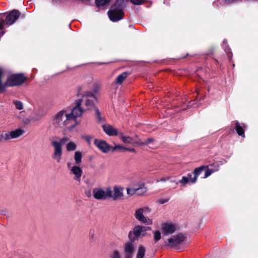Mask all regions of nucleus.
I'll list each match as a JSON object with an SVG mask.
<instances>
[{
  "label": "nucleus",
  "instance_id": "1",
  "mask_svg": "<svg viewBox=\"0 0 258 258\" xmlns=\"http://www.w3.org/2000/svg\"><path fill=\"white\" fill-rule=\"evenodd\" d=\"M73 123V117L70 115L69 112L67 110H60L56 113L52 117V124L56 127L62 129H68L72 131L71 124Z\"/></svg>",
  "mask_w": 258,
  "mask_h": 258
},
{
  "label": "nucleus",
  "instance_id": "2",
  "mask_svg": "<svg viewBox=\"0 0 258 258\" xmlns=\"http://www.w3.org/2000/svg\"><path fill=\"white\" fill-rule=\"evenodd\" d=\"M4 73L0 70V91L4 90L6 87L20 85L25 80V77L22 74H14L10 75L5 83L2 82Z\"/></svg>",
  "mask_w": 258,
  "mask_h": 258
},
{
  "label": "nucleus",
  "instance_id": "3",
  "mask_svg": "<svg viewBox=\"0 0 258 258\" xmlns=\"http://www.w3.org/2000/svg\"><path fill=\"white\" fill-rule=\"evenodd\" d=\"M67 141V138H61L59 142L56 140L51 142V145L53 147V153L52 158L55 160L57 163H59L62 158V144Z\"/></svg>",
  "mask_w": 258,
  "mask_h": 258
},
{
  "label": "nucleus",
  "instance_id": "4",
  "mask_svg": "<svg viewBox=\"0 0 258 258\" xmlns=\"http://www.w3.org/2000/svg\"><path fill=\"white\" fill-rule=\"evenodd\" d=\"M92 194L96 200H105L111 196V188L110 187H95L93 189Z\"/></svg>",
  "mask_w": 258,
  "mask_h": 258
},
{
  "label": "nucleus",
  "instance_id": "5",
  "mask_svg": "<svg viewBox=\"0 0 258 258\" xmlns=\"http://www.w3.org/2000/svg\"><path fill=\"white\" fill-rule=\"evenodd\" d=\"M23 133L24 131L19 128L12 131H0V142L18 138Z\"/></svg>",
  "mask_w": 258,
  "mask_h": 258
},
{
  "label": "nucleus",
  "instance_id": "6",
  "mask_svg": "<svg viewBox=\"0 0 258 258\" xmlns=\"http://www.w3.org/2000/svg\"><path fill=\"white\" fill-rule=\"evenodd\" d=\"M150 212V211L148 208H141L136 211L134 216L139 221L148 225H151L153 223L152 220L144 215V214H147Z\"/></svg>",
  "mask_w": 258,
  "mask_h": 258
},
{
  "label": "nucleus",
  "instance_id": "7",
  "mask_svg": "<svg viewBox=\"0 0 258 258\" xmlns=\"http://www.w3.org/2000/svg\"><path fill=\"white\" fill-rule=\"evenodd\" d=\"M93 94L90 91H86L84 92L82 98L78 101L79 103L82 106L84 110L89 109L91 108L94 103L92 100L89 97H93Z\"/></svg>",
  "mask_w": 258,
  "mask_h": 258
},
{
  "label": "nucleus",
  "instance_id": "8",
  "mask_svg": "<svg viewBox=\"0 0 258 258\" xmlns=\"http://www.w3.org/2000/svg\"><path fill=\"white\" fill-rule=\"evenodd\" d=\"M83 110L84 109L82 108L80 103H79L77 101L76 106L73 108L71 112H69L70 115L73 117V123L70 127L71 128H74L77 125L76 118L82 114Z\"/></svg>",
  "mask_w": 258,
  "mask_h": 258
},
{
  "label": "nucleus",
  "instance_id": "9",
  "mask_svg": "<svg viewBox=\"0 0 258 258\" xmlns=\"http://www.w3.org/2000/svg\"><path fill=\"white\" fill-rule=\"evenodd\" d=\"M150 229L149 227H145L138 225L135 227L133 232L131 231L128 233V237L130 240H135V238L133 237L134 235L136 237L144 236L146 235V232L147 230Z\"/></svg>",
  "mask_w": 258,
  "mask_h": 258
},
{
  "label": "nucleus",
  "instance_id": "10",
  "mask_svg": "<svg viewBox=\"0 0 258 258\" xmlns=\"http://www.w3.org/2000/svg\"><path fill=\"white\" fill-rule=\"evenodd\" d=\"M135 240H130L126 242L123 246V252L124 253L125 258H132L135 252L136 245L134 243Z\"/></svg>",
  "mask_w": 258,
  "mask_h": 258
},
{
  "label": "nucleus",
  "instance_id": "11",
  "mask_svg": "<svg viewBox=\"0 0 258 258\" xmlns=\"http://www.w3.org/2000/svg\"><path fill=\"white\" fill-rule=\"evenodd\" d=\"M161 230L164 235L167 236L174 233L177 230V226L172 222H166L162 225Z\"/></svg>",
  "mask_w": 258,
  "mask_h": 258
},
{
  "label": "nucleus",
  "instance_id": "12",
  "mask_svg": "<svg viewBox=\"0 0 258 258\" xmlns=\"http://www.w3.org/2000/svg\"><path fill=\"white\" fill-rule=\"evenodd\" d=\"M111 21L116 22L122 19L123 13L120 8H114L108 13Z\"/></svg>",
  "mask_w": 258,
  "mask_h": 258
},
{
  "label": "nucleus",
  "instance_id": "13",
  "mask_svg": "<svg viewBox=\"0 0 258 258\" xmlns=\"http://www.w3.org/2000/svg\"><path fill=\"white\" fill-rule=\"evenodd\" d=\"M118 135L120 139L124 143L130 144L133 145H137L138 146L143 145L145 144V143L142 142L140 140L133 138L128 136H125L122 133H119Z\"/></svg>",
  "mask_w": 258,
  "mask_h": 258
},
{
  "label": "nucleus",
  "instance_id": "14",
  "mask_svg": "<svg viewBox=\"0 0 258 258\" xmlns=\"http://www.w3.org/2000/svg\"><path fill=\"white\" fill-rule=\"evenodd\" d=\"M123 197V188L118 186H114L113 190H111V196L109 197L114 201L122 199Z\"/></svg>",
  "mask_w": 258,
  "mask_h": 258
},
{
  "label": "nucleus",
  "instance_id": "15",
  "mask_svg": "<svg viewBox=\"0 0 258 258\" xmlns=\"http://www.w3.org/2000/svg\"><path fill=\"white\" fill-rule=\"evenodd\" d=\"M146 188L144 184L140 185L138 187H128L126 189L127 194L129 196H133L135 194L141 195L146 192Z\"/></svg>",
  "mask_w": 258,
  "mask_h": 258
},
{
  "label": "nucleus",
  "instance_id": "16",
  "mask_svg": "<svg viewBox=\"0 0 258 258\" xmlns=\"http://www.w3.org/2000/svg\"><path fill=\"white\" fill-rule=\"evenodd\" d=\"M95 145L103 153H106L110 150V146L105 141L102 140H94Z\"/></svg>",
  "mask_w": 258,
  "mask_h": 258
},
{
  "label": "nucleus",
  "instance_id": "17",
  "mask_svg": "<svg viewBox=\"0 0 258 258\" xmlns=\"http://www.w3.org/2000/svg\"><path fill=\"white\" fill-rule=\"evenodd\" d=\"M20 13L17 10H13L6 16V23L8 25H12L18 19Z\"/></svg>",
  "mask_w": 258,
  "mask_h": 258
},
{
  "label": "nucleus",
  "instance_id": "18",
  "mask_svg": "<svg viewBox=\"0 0 258 258\" xmlns=\"http://www.w3.org/2000/svg\"><path fill=\"white\" fill-rule=\"evenodd\" d=\"M68 167L71 173L75 175V179L79 181L83 173L82 169L77 165L71 166L70 163L68 164Z\"/></svg>",
  "mask_w": 258,
  "mask_h": 258
},
{
  "label": "nucleus",
  "instance_id": "19",
  "mask_svg": "<svg viewBox=\"0 0 258 258\" xmlns=\"http://www.w3.org/2000/svg\"><path fill=\"white\" fill-rule=\"evenodd\" d=\"M184 236L182 234H178L168 239V244L171 246H175L184 239Z\"/></svg>",
  "mask_w": 258,
  "mask_h": 258
},
{
  "label": "nucleus",
  "instance_id": "20",
  "mask_svg": "<svg viewBox=\"0 0 258 258\" xmlns=\"http://www.w3.org/2000/svg\"><path fill=\"white\" fill-rule=\"evenodd\" d=\"M102 128L104 132L109 136H116L118 134L117 129L110 124L102 125Z\"/></svg>",
  "mask_w": 258,
  "mask_h": 258
},
{
  "label": "nucleus",
  "instance_id": "21",
  "mask_svg": "<svg viewBox=\"0 0 258 258\" xmlns=\"http://www.w3.org/2000/svg\"><path fill=\"white\" fill-rule=\"evenodd\" d=\"M205 166H202L198 168H196L194 171V177L190 180V183H194L196 182L197 180L198 176L201 174L202 171L206 168Z\"/></svg>",
  "mask_w": 258,
  "mask_h": 258
},
{
  "label": "nucleus",
  "instance_id": "22",
  "mask_svg": "<svg viewBox=\"0 0 258 258\" xmlns=\"http://www.w3.org/2000/svg\"><path fill=\"white\" fill-rule=\"evenodd\" d=\"M233 123L235 125L236 132L238 135L244 137V132L243 127L240 125L237 121H234Z\"/></svg>",
  "mask_w": 258,
  "mask_h": 258
},
{
  "label": "nucleus",
  "instance_id": "23",
  "mask_svg": "<svg viewBox=\"0 0 258 258\" xmlns=\"http://www.w3.org/2000/svg\"><path fill=\"white\" fill-rule=\"evenodd\" d=\"M44 114L39 111H36L34 112L30 116V119L33 121H37L40 120Z\"/></svg>",
  "mask_w": 258,
  "mask_h": 258
},
{
  "label": "nucleus",
  "instance_id": "24",
  "mask_svg": "<svg viewBox=\"0 0 258 258\" xmlns=\"http://www.w3.org/2000/svg\"><path fill=\"white\" fill-rule=\"evenodd\" d=\"M192 179V175L190 174H188L187 176H184L182 177L181 180L179 181V183L182 184V185H185L188 182H190V180Z\"/></svg>",
  "mask_w": 258,
  "mask_h": 258
},
{
  "label": "nucleus",
  "instance_id": "25",
  "mask_svg": "<svg viewBox=\"0 0 258 258\" xmlns=\"http://www.w3.org/2000/svg\"><path fill=\"white\" fill-rule=\"evenodd\" d=\"M146 252V248L143 245H140L137 250L136 258H143Z\"/></svg>",
  "mask_w": 258,
  "mask_h": 258
},
{
  "label": "nucleus",
  "instance_id": "26",
  "mask_svg": "<svg viewBox=\"0 0 258 258\" xmlns=\"http://www.w3.org/2000/svg\"><path fill=\"white\" fill-rule=\"evenodd\" d=\"M127 76V73L126 72H123L120 74L116 78V83L118 84H121L123 81L126 78Z\"/></svg>",
  "mask_w": 258,
  "mask_h": 258
},
{
  "label": "nucleus",
  "instance_id": "27",
  "mask_svg": "<svg viewBox=\"0 0 258 258\" xmlns=\"http://www.w3.org/2000/svg\"><path fill=\"white\" fill-rule=\"evenodd\" d=\"M76 144L73 142H69L66 145V149L68 151H72L76 149Z\"/></svg>",
  "mask_w": 258,
  "mask_h": 258
},
{
  "label": "nucleus",
  "instance_id": "28",
  "mask_svg": "<svg viewBox=\"0 0 258 258\" xmlns=\"http://www.w3.org/2000/svg\"><path fill=\"white\" fill-rule=\"evenodd\" d=\"M206 167L205 169H206V171H205V176H204V178H207L208 177V176H209L211 174H212L213 173L216 172V171H217L219 170V168L218 167H217L215 169H209L208 168V166H206Z\"/></svg>",
  "mask_w": 258,
  "mask_h": 258
},
{
  "label": "nucleus",
  "instance_id": "29",
  "mask_svg": "<svg viewBox=\"0 0 258 258\" xmlns=\"http://www.w3.org/2000/svg\"><path fill=\"white\" fill-rule=\"evenodd\" d=\"M82 155L80 152L77 151L75 153L74 159L77 164H80L82 161Z\"/></svg>",
  "mask_w": 258,
  "mask_h": 258
},
{
  "label": "nucleus",
  "instance_id": "30",
  "mask_svg": "<svg viewBox=\"0 0 258 258\" xmlns=\"http://www.w3.org/2000/svg\"><path fill=\"white\" fill-rule=\"evenodd\" d=\"M154 239L157 242L158 241L161 237V233L160 231L157 230L153 232Z\"/></svg>",
  "mask_w": 258,
  "mask_h": 258
},
{
  "label": "nucleus",
  "instance_id": "31",
  "mask_svg": "<svg viewBox=\"0 0 258 258\" xmlns=\"http://www.w3.org/2000/svg\"><path fill=\"white\" fill-rule=\"evenodd\" d=\"M127 148L123 147V146L116 145L113 147L112 151L120 150L122 152L126 151Z\"/></svg>",
  "mask_w": 258,
  "mask_h": 258
},
{
  "label": "nucleus",
  "instance_id": "32",
  "mask_svg": "<svg viewBox=\"0 0 258 258\" xmlns=\"http://www.w3.org/2000/svg\"><path fill=\"white\" fill-rule=\"evenodd\" d=\"M14 104L16 109L18 110H22L23 108V103L19 101H14Z\"/></svg>",
  "mask_w": 258,
  "mask_h": 258
},
{
  "label": "nucleus",
  "instance_id": "33",
  "mask_svg": "<svg viewBox=\"0 0 258 258\" xmlns=\"http://www.w3.org/2000/svg\"><path fill=\"white\" fill-rule=\"evenodd\" d=\"M4 23V16L3 15H0V37L3 34V25Z\"/></svg>",
  "mask_w": 258,
  "mask_h": 258
},
{
  "label": "nucleus",
  "instance_id": "34",
  "mask_svg": "<svg viewBox=\"0 0 258 258\" xmlns=\"http://www.w3.org/2000/svg\"><path fill=\"white\" fill-rule=\"evenodd\" d=\"M110 0H96V4L98 6H103L109 2Z\"/></svg>",
  "mask_w": 258,
  "mask_h": 258
},
{
  "label": "nucleus",
  "instance_id": "35",
  "mask_svg": "<svg viewBox=\"0 0 258 258\" xmlns=\"http://www.w3.org/2000/svg\"><path fill=\"white\" fill-rule=\"evenodd\" d=\"M111 258H120V253L118 250H114L110 256Z\"/></svg>",
  "mask_w": 258,
  "mask_h": 258
},
{
  "label": "nucleus",
  "instance_id": "36",
  "mask_svg": "<svg viewBox=\"0 0 258 258\" xmlns=\"http://www.w3.org/2000/svg\"><path fill=\"white\" fill-rule=\"evenodd\" d=\"M170 179V177L169 176L162 177L159 179H157V182H165L166 181L169 180Z\"/></svg>",
  "mask_w": 258,
  "mask_h": 258
},
{
  "label": "nucleus",
  "instance_id": "37",
  "mask_svg": "<svg viewBox=\"0 0 258 258\" xmlns=\"http://www.w3.org/2000/svg\"><path fill=\"white\" fill-rule=\"evenodd\" d=\"M143 0H131V2L133 4L135 5H140Z\"/></svg>",
  "mask_w": 258,
  "mask_h": 258
},
{
  "label": "nucleus",
  "instance_id": "38",
  "mask_svg": "<svg viewBox=\"0 0 258 258\" xmlns=\"http://www.w3.org/2000/svg\"><path fill=\"white\" fill-rule=\"evenodd\" d=\"M83 138L88 142L89 144H90L91 140L92 138L91 137L86 136L83 137Z\"/></svg>",
  "mask_w": 258,
  "mask_h": 258
},
{
  "label": "nucleus",
  "instance_id": "39",
  "mask_svg": "<svg viewBox=\"0 0 258 258\" xmlns=\"http://www.w3.org/2000/svg\"><path fill=\"white\" fill-rule=\"evenodd\" d=\"M123 2L124 0H118L115 4V6H120L121 4L123 3Z\"/></svg>",
  "mask_w": 258,
  "mask_h": 258
},
{
  "label": "nucleus",
  "instance_id": "40",
  "mask_svg": "<svg viewBox=\"0 0 258 258\" xmlns=\"http://www.w3.org/2000/svg\"><path fill=\"white\" fill-rule=\"evenodd\" d=\"M126 151H130V152H134V153H136V151L135 149H134V148H127V149H126Z\"/></svg>",
  "mask_w": 258,
  "mask_h": 258
},
{
  "label": "nucleus",
  "instance_id": "41",
  "mask_svg": "<svg viewBox=\"0 0 258 258\" xmlns=\"http://www.w3.org/2000/svg\"><path fill=\"white\" fill-rule=\"evenodd\" d=\"M160 203L163 204L166 202H167V201H168V199H163V200H161L159 201Z\"/></svg>",
  "mask_w": 258,
  "mask_h": 258
},
{
  "label": "nucleus",
  "instance_id": "42",
  "mask_svg": "<svg viewBox=\"0 0 258 258\" xmlns=\"http://www.w3.org/2000/svg\"><path fill=\"white\" fill-rule=\"evenodd\" d=\"M86 196L88 197H91L92 195H91V192L90 191H86Z\"/></svg>",
  "mask_w": 258,
  "mask_h": 258
},
{
  "label": "nucleus",
  "instance_id": "43",
  "mask_svg": "<svg viewBox=\"0 0 258 258\" xmlns=\"http://www.w3.org/2000/svg\"><path fill=\"white\" fill-rule=\"evenodd\" d=\"M152 141V139L150 138V139H148L147 141H145V142H143L145 143V144H144V145H145V144H147L150 143Z\"/></svg>",
  "mask_w": 258,
  "mask_h": 258
},
{
  "label": "nucleus",
  "instance_id": "44",
  "mask_svg": "<svg viewBox=\"0 0 258 258\" xmlns=\"http://www.w3.org/2000/svg\"><path fill=\"white\" fill-rule=\"evenodd\" d=\"M174 181H175L174 180H170V182H173Z\"/></svg>",
  "mask_w": 258,
  "mask_h": 258
}]
</instances>
